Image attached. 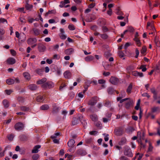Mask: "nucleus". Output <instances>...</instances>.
I'll return each instance as SVG.
<instances>
[{"label": "nucleus", "instance_id": "1", "mask_svg": "<svg viewBox=\"0 0 160 160\" xmlns=\"http://www.w3.org/2000/svg\"><path fill=\"white\" fill-rule=\"evenodd\" d=\"M83 118V117L81 115L79 116L73 118L72 121V126H75L77 125L79 123L81 119Z\"/></svg>", "mask_w": 160, "mask_h": 160}, {"label": "nucleus", "instance_id": "2", "mask_svg": "<svg viewBox=\"0 0 160 160\" xmlns=\"http://www.w3.org/2000/svg\"><path fill=\"white\" fill-rule=\"evenodd\" d=\"M127 100L125 102V107L126 109H128L133 107L134 102L133 100L130 98H128Z\"/></svg>", "mask_w": 160, "mask_h": 160}, {"label": "nucleus", "instance_id": "3", "mask_svg": "<svg viewBox=\"0 0 160 160\" xmlns=\"http://www.w3.org/2000/svg\"><path fill=\"white\" fill-rule=\"evenodd\" d=\"M24 125L21 122H18L14 125V128L16 130L18 131L22 130L24 128Z\"/></svg>", "mask_w": 160, "mask_h": 160}, {"label": "nucleus", "instance_id": "4", "mask_svg": "<svg viewBox=\"0 0 160 160\" xmlns=\"http://www.w3.org/2000/svg\"><path fill=\"white\" fill-rule=\"evenodd\" d=\"M98 101V98L97 97H94L89 101L88 104L93 106L95 105Z\"/></svg>", "mask_w": 160, "mask_h": 160}, {"label": "nucleus", "instance_id": "5", "mask_svg": "<svg viewBox=\"0 0 160 160\" xmlns=\"http://www.w3.org/2000/svg\"><path fill=\"white\" fill-rule=\"evenodd\" d=\"M123 152L124 154L125 155L129 157H132V154L131 152V149L129 148L128 147H125Z\"/></svg>", "mask_w": 160, "mask_h": 160}, {"label": "nucleus", "instance_id": "6", "mask_svg": "<svg viewBox=\"0 0 160 160\" xmlns=\"http://www.w3.org/2000/svg\"><path fill=\"white\" fill-rule=\"evenodd\" d=\"M54 86L53 83L51 82H45L42 85V87L43 88H50Z\"/></svg>", "mask_w": 160, "mask_h": 160}, {"label": "nucleus", "instance_id": "7", "mask_svg": "<svg viewBox=\"0 0 160 160\" xmlns=\"http://www.w3.org/2000/svg\"><path fill=\"white\" fill-rule=\"evenodd\" d=\"M109 81L112 84L116 85L118 83L119 80L118 78L116 77H111Z\"/></svg>", "mask_w": 160, "mask_h": 160}, {"label": "nucleus", "instance_id": "8", "mask_svg": "<svg viewBox=\"0 0 160 160\" xmlns=\"http://www.w3.org/2000/svg\"><path fill=\"white\" fill-rule=\"evenodd\" d=\"M115 134L117 136H121L123 134V130L121 128H116L114 129Z\"/></svg>", "mask_w": 160, "mask_h": 160}, {"label": "nucleus", "instance_id": "9", "mask_svg": "<svg viewBox=\"0 0 160 160\" xmlns=\"http://www.w3.org/2000/svg\"><path fill=\"white\" fill-rule=\"evenodd\" d=\"M52 112L53 113H58L59 110V108L58 107L56 104L53 103L52 104Z\"/></svg>", "mask_w": 160, "mask_h": 160}, {"label": "nucleus", "instance_id": "10", "mask_svg": "<svg viewBox=\"0 0 160 160\" xmlns=\"http://www.w3.org/2000/svg\"><path fill=\"white\" fill-rule=\"evenodd\" d=\"M37 39L35 38H30L28 39L27 42L28 44L32 45L36 42Z\"/></svg>", "mask_w": 160, "mask_h": 160}, {"label": "nucleus", "instance_id": "11", "mask_svg": "<svg viewBox=\"0 0 160 160\" xmlns=\"http://www.w3.org/2000/svg\"><path fill=\"white\" fill-rule=\"evenodd\" d=\"M76 153L77 154L80 156H84L86 154V152L84 150H83L80 149H78Z\"/></svg>", "mask_w": 160, "mask_h": 160}, {"label": "nucleus", "instance_id": "12", "mask_svg": "<svg viewBox=\"0 0 160 160\" xmlns=\"http://www.w3.org/2000/svg\"><path fill=\"white\" fill-rule=\"evenodd\" d=\"M90 118L92 121L94 122L98 121V115L96 114H92L90 116Z\"/></svg>", "mask_w": 160, "mask_h": 160}, {"label": "nucleus", "instance_id": "13", "mask_svg": "<svg viewBox=\"0 0 160 160\" xmlns=\"http://www.w3.org/2000/svg\"><path fill=\"white\" fill-rule=\"evenodd\" d=\"M28 88L31 91L36 90L37 88L38 87L35 84H31L28 86Z\"/></svg>", "mask_w": 160, "mask_h": 160}, {"label": "nucleus", "instance_id": "14", "mask_svg": "<svg viewBox=\"0 0 160 160\" xmlns=\"http://www.w3.org/2000/svg\"><path fill=\"white\" fill-rule=\"evenodd\" d=\"M41 147L40 145H37L35 146L32 150V152L35 153H38L39 151L38 149L41 148Z\"/></svg>", "mask_w": 160, "mask_h": 160}, {"label": "nucleus", "instance_id": "15", "mask_svg": "<svg viewBox=\"0 0 160 160\" xmlns=\"http://www.w3.org/2000/svg\"><path fill=\"white\" fill-rule=\"evenodd\" d=\"M7 61L9 64L12 65L15 63L16 60L13 58H9L7 60Z\"/></svg>", "mask_w": 160, "mask_h": 160}, {"label": "nucleus", "instance_id": "16", "mask_svg": "<svg viewBox=\"0 0 160 160\" xmlns=\"http://www.w3.org/2000/svg\"><path fill=\"white\" fill-rule=\"evenodd\" d=\"M38 50L40 52H43L45 50L46 47L42 44L40 43L38 44Z\"/></svg>", "mask_w": 160, "mask_h": 160}, {"label": "nucleus", "instance_id": "17", "mask_svg": "<svg viewBox=\"0 0 160 160\" xmlns=\"http://www.w3.org/2000/svg\"><path fill=\"white\" fill-rule=\"evenodd\" d=\"M64 77L66 78H70L71 77V74L69 71H65L63 74Z\"/></svg>", "mask_w": 160, "mask_h": 160}, {"label": "nucleus", "instance_id": "18", "mask_svg": "<svg viewBox=\"0 0 160 160\" xmlns=\"http://www.w3.org/2000/svg\"><path fill=\"white\" fill-rule=\"evenodd\" d=\"M89 16L90 18H89V17L85 19L86 21L90 22L95 19V17L94 15H90Z\"/></svg>", "mask_w": 160, "mask_h": 160}, {"label": "nucleus", "instance_id": "19", "mask_svg": "<svg viewBox=\"0 0 160 160\" xmlns=\"http://www.w3.org/2000/svg\"><path fill=\"white\" fill-rule=\"evenodd\" d=\"M57 12L55 9H53L51 10H49L45 14V16L47 17L49 14H55Z\"/></svg>", "mask_w": 160, "mask_h": 160}, {"label": "nucleus", "instance_id": "20", "mask_svg": "<svg viewBox=\"0 0 160 160\" xmlns=\"http://www.w3.org/2000/svg\"><path fill=\"white\" fill-rule=\"evenodd\" d=\"M73 52V49L72 48L67 49L64 51V52L67 55H70Z\"/></svg>", "mask_w": 160, "mask_h": 160}, {"label": "nucleus", "instance_id": "21", "mask_svg": "<svg viewBox=\"0 0 160 160\" xmlns=\"http://www.w3.org/2000/svg\"><path fill=\"white\" fill-rule=\"evenodd\" d=\"M75 143L74 141L72 139H70L68 142V145L69 147H72L74 146Z\"/></svg>", "mask_w": 160, "mask_h": 160}, {"label": "nucleus", "instance_id": "22", "mask_svg": "<svg viewBox=\"0 0 160 160\" xmlns=\"http://www.w3.org/2000/svg\"><path fill=\"white\" fill-rule=\"evenodd\" d=\"M152 111L153 112L158 113L160 112V108L159 107H154L152 108Z\"/></svg>", "mask_w": 160, "mask_h": 160}, {"label": "nucleus", "instance_id": "23", "mask_svg": "<svg viewBox=\"0 0 160 160\" xmlns=\"http://www.w3.org/2000/svg\"><path fill=\"white\" fill-rule=\"evenodd\" d=\"M49 107L47 104H44L41 106L40 107V109L41 110H45L49 109Z\"/></svg>", "mask_w": 160, "mask_h": 160}, {"label": "nucleus", "instance_id": "24", "mask_svg": "<svg viewBox=\"0 0 160 160\" xmlns=\"http://www.w3.org/2000/svg\"><path fill=\"white\" fill-rule=\"evenodd\" d=\"M47 81V79L45 78H43L41 80L37 81V83L38 84H44Z\"/></svg>", "mask_w": 160, "mask_h": 160}, {"label": "nucleus", "instance_id": "25", "mask_svg": "<svg viewBox=\"0 0 160 160\" xmlns=\"http://www.w3.org/2000/svg\"><path fill=\"white\" fill-rule=\"evenodd\" d=\"M23 75L26 79L29 80L31 78V76L30 74L28 72H25L23 73Z\"/></svg>", "mask_w": 160, "mask_h": 160}, {"label": "nucleus", "instance_id": "26", "mask_svg": "<svg viewBox=\"0 0 160 160\" xmlns=\"http://www.w3.org/2000/svg\"><path fill=\"white\" fill-rule=\"evenodd\" d=\"M6 83L8 85H11L14 83V80L12 79H8L6 80Z\"/></svg>", "mask_w": 160, "mask_h": 160}, {"label": "nucleus", "instance_id": "27", "mask_svg": "<svg viewBox=\"0 0 160 160\" xmlns=\"http://www.w3.org/2000/svg\"><path fill=\"white\" fill-rule=\"evenodd\" d=\"M126 142V139L124 138H122L121 141L119 142V144L122 145L125 144Z\"/></svg>", "mask_w": 160, "mask_h": 160}, {"label": "nucleus", "instance_id": "28", "mask_svg": "<svg viewBox=\"0 0 160 160\" xmlns=\"http://www.w3.org/2000/svg\"><path fill=\"white\" fill-rule=\"evenodd\" d=\"M5 108H8L9 106L8 102L6 100H4L2 102Z\"/></svg>", "mask_w": 160, "mask_h": 160}, {"label": "nucleus", "instance_id": "29", "mask_svg": "<svg viewBox=\"0 0 160 160\" xmlns=\"http://www.w3.org/2000/svg\"><path fill=\"white\" fill-rule=\"evenodd\" d=\"M44 99V98L43 96H40L37 97L36 98V100L38 102H43Z\"/></svg>", "mask_w": 160, "mask_h": 160}, {"label": "nucleus", "instance_id": "30", "mask_svg": "<svg viewBox=\"0 0 160 160\" xmlns=\"http://www.w3.org/2000/svg\"><path fill=\"white\" fill-rule=\"evenodd\" d=\"M100 36L101 38L104 40L107 39L108 37V35L106 33L101 34Z\"/></svg>", "mask_w": 160, "mask_h": 160}, {"label": "nucleus", "instance_id": "31", "mask_svg": "<svg viewBox=\"0 0 160 160\" xmlns=\"http://www.w3.org/2000/svg\"><path fill=\"white\" fill-rule=\"evenodd\" d=\"M94 57L92 56H88L85 58L86 61L87 62L93 60Z\"/></svg>", "mask_w": 160, "mask_h": 160}, {"label": "nucleus", "instance_id": "32", "mask_svg": "<svg viewBox=\"0 0 160 160\" xmlns=\"http://www.w3.org/2000/svg\"><path fill=\"white\" fill-rule=\"evenodd\" d=\"M25 7L27 10L31 11L33 8V6L32 5L28 4V5H25Z\"/></svg>", "mask_w": 160, "mask_h": 160}, {"label": "nucleus", "instance_id": "33", "mask_svg": "<svg viewBox=\"0 0 160 160\" xmlns=\"http://www.w3.org/2000/svg\"><path fill=\"white\" fill-rule=\"evenodd\" d=\"M33 31L34 32V34L36 36H38L40 34V30L37 28L33 29Z\"/></svg>", "mask_w": 160, "mask_h": 160}, {"label": "nucleus", "instance_id": "34", "mask_svg": "<svg viewBox=\"0 0 160 160\" xmlns=\"http://www.w3.org/2000/svg\"><path fill=\"white\" fill-rule=\"evenodd\" d=\"M133 69L134 67L132 66H129L127 68V70L128 71V72L129 74H130L131 72Z\"/></svg>", "mask_w": 160, "mask_h": 160}, {"label": "nucleus", "instance_id": "35", "mask_svg": "<svg viewBox=\"0 0 160 160\" xmlns=\"http://www.w3.org/2000/svg\"><path fill=\"white\" fill-rule=\"evenodd\" d=\"M132 89V84L131 83L129 84V86H128V88L127 90V92L129 94L131 93V90Z\"/></svg>", "mask_w": 160, "mask_h": 160}, {"label": "nucleus", "instance_id": "36", "mask_svg": "<svg viewBox=\"0 0 160 160\" xmlns=\"http://www.w3.org/2000/svg\"><path fill=\"white\" fill-rule=\"evenodd\" d=\"M39 158V155L38 154H34L32 157L33 160H38Z\"/></svg>", "mask_w": 160, "mask_h": 160}, {"label": "nucleus", "instance_id": "37", "mask_svg": "<svg viewBox=\"0 0 160 160\" xmlns=\"http://www.w3.org/2000/svg\"><path fill=\"white\" fill-rule=\"evenodd\" d=\"M80 121H81L84 127H85L86 126L87 123L86 122L85 120L83 118L81 119Z\"/></svg>", "mask_w": 160, "mask_h": 160}, {"label": "nucleus", "instance_id": "38", "mask_svg": "<svg viewBox=\"0 0 160 160\" xmlns=\"http://www.w3.org/2000/svg\"><path fill=\"white\" fill-rule=\"evenodd\" d=\"M147 51V48L145 46H143L141 50V53L142 54H145Z\"/></svg>", "mask_w": 160, "mask_h": 160}, {"label": "nucleus", "instance_id": "39", "mask_svg": "<svg viewBox=\"0 0 160 160\" xmlns=\"http://www.w3.org/2000/svg\"><path fill=\"white\" fill-rule=\"evenodd\" d=\"M20 108L22 111H27L29 110V108L26 106H21Z\"/></svg>", "mask_w": 160, "mask_h": 160}, {"label": "nucleus", "instance_id": "40", "mask_svg": "<svg viewBox=\"0 0 160 160\" xmlns=\"http://www.w3.org/2000/svg\"><path fill=\"white\" fill-rule=\"evenodd\" d=\"M108 92L109 94H112L114 92V89L111 87H109L108 89Z\"/></svg>", "mask_w": 160, "mask_h": 160}, {"label": "nucleus", "instance_id": "41", "mask_svg": "<svg viewBox=\"0 0 160 160\" xmlns=\"http://www.w3.org/2000/svg\"><path fill=\"white\" fill-rule=\"evenodd\" d=\"M14 136L13 134H11L7 136V138L10 141H12L14 138Z\"/></svg>", "mask_w": 160, "mask_h": 160}, {"label": "nucleus", "instance_id": "42", "mask_svg": "<svg viewBox=\"0 0 160 160\" xmlns=\"http://www.w3.org/2000/svg\"><path fill=\"white\" fill-rule=\"evenodd\" d=\"M60 134V132L56 133L53 135L52 136L51 138L52 139H55L57 138V136H59Z\"/></svg>", "mask_w": 160, "mask_h": 160}, {"label": "nucleus", "instance_id": "43", "mask_svg": "<svg viewBox=\"0 0 160 160\" xmlns=\"http://www.w3.org/2000/svg\"><path fill=\"white\" fill-rule=\"evenodd\" d=\"M68 28L70 30H74L75 29V28L74 25L72 24L69 25Z\"/></svg>", "mask_w": 160, "mask_h": 160}, {"label": "nucleus", "instance_id": "44", "mask_svg": "<svg viewBox=\"0 0 160 160\" xmlns=\"http://www.w3.org/2000/svg\"><path fill=\"white\" fill-rule=\"evenodd\" d=\"M95 124L98 127L101 128L102 127V125L101 123L100 122L98 121L95 122Z\"/></svg>", "mask_w": 160, "mask_h": 160}, {"label": "nucleus", "instance_id": "45", "mask_svg": "<svg viewBox=\"0 0 160 160\" xmlns=\"http://www.w3.org/2000/svg\"><path fill=\"white\" fill-rule=\"evenodd\" d=\"M111 54L108 51L104 53V56L106 58H108L109 56H111Z\"/></svg>", "mask_w": 160, "mask_h": 160}, {"label": "nucleus", "instance_id": "46", "mask_svg": "<svg viewBox=\"0 0 160 160\" xmlns=\"http://www.w3.org/2000/svg\"><path fill=\"white\" fill-rule=\"evenodd\" d=\"M133 40L136 42L138 46H140V41L138 38H134L133 39Z\"/></svg>", "mask_w": 160, "mask_h": 160}, {"label": "nucleus", "instance_id": "47", "mask_svg": "<svg viewBox=\"0 0 160 160\" xmlns=\"http://www.w3.org/2000/svg\"><path fill=\"white\" fill-rule=\"evenodd\" d=\"M155 42L157 46L158 47H159L160 46V42L158 41V39L156 38L155 39Z\"/></svg>", "mask_w": 160, "mask_h": 160}, {"label": "nucleus", "instance_id": "48", "mask_svg": "<svg viewBox=\"0 0 160 160\" xmlns=\"http://www.w3.org/2000/svg\"><path fill=\"white\" fill-rule=\"evenodd\" d=\"M42 70L41 69H38L36 70V72L40 75H41L42 74Z\"/></svg>", "mask_w": 160, "mask_h": 160}, {"label": "nucleus", "instance_id": "49", "mask_svg": "<svg viewBox=\"0 0 160 160\" xmlns=\"http://www.w3.org/2000/svg\"><path fill=\"white\" fill-rule=\"evenodd\" d=\"M127 29L128 32H133L134 31V29L131 26H129L127 28Z\"/></svg>", "mask_w": 160, "mask_h": 160}, {"label": "nucleus", "instance_id": "50", "mask_svg": "<svg viewBox=\"0 0 160 160\" xmlns=\"http://www.w3.org/2000/svg\"><path fill=\"white\" fill-rule=\"evenodd\" d=\"M104 105L107 107H110L111 105V102L109 101H107L105 103Z\"/></svg>", "mask_w": 160, "mask_h": 160}, {"label": "nucleus", "instance_id": "51", "mask_svg": "<svg viewBox=\"0 0 160 160\" xmlns=\"http://www.w3.org/2000/svg\"><path fill=\"white\" fill-rule=\"evenodd\" d=\"M98 82L99 84H103L105 83L106 81L103 79H101L98 80Z\"/></svg>", "mask_w": 160, "mask_h": 160}, {"label": "nucleus", "instance_id": "52", "mask_svg": "<svg viewBox=\"0 0 160 160\" xmlns=\"http://www.w3.org/2000/svg\"><path fill=\"white\" fill-rule=\"evenodd\" d=\"M59 36L60 38L62 39H65L66 38V36L65 35L62 33H60L59 34Z\"/></svg>", "mask_w": 160, "mask_h": 160}, {"label": "nucleus", "instance_id": "53", "mask_svg": "<svg viewBox=\"0 0 160 160\" xmlns=\"http://www.w3.org/2000/svg\"><path fill=\"white\" fill-rule=\"evenodd\" d=\"M88 83L89 84H90L91 83H93L94 85H96L98 84V83L97 81H92L89 82Z\"/></svg>", "mask_w": 160, "mask_h": 160}, {"label": "nucleus", "instance_id": "54", "mask_svg": "<svg viewBox=\"0 0 160 160\" xmlns=\"http://www.w3.org/2000/svg\"><path fill=\"white\" fill-rule=\"evenodd\" d=\"M5 92L7 94L9 95L12 92V91L11 90H6Z\"/></svg>", "mask_w": 160, "mask_h": 160}, {"label": "nucleus", "instance_id": "55", "mask_svg": "<svg viewBox=\"0 0 160 160\" xmlns=\"http://www.w3.org/2000/svg\"><path fill=\"white\" fill-rule=\"evenodd\" d=\"M103 135L105 136L106 137L104 138V140L105 141H108L109 138L108 137V134L104 133L103 134Z\"/></svg>", "mask_w": 160, "mask_h": 160}, {"label": "nucleus", "instance_id": "56", "mask_svg": "<svg viewBox=\"0 0 160 160\" xmlns=\"http://www.w3.org/2000/svg\"><path fill=\"white\" fill-rule=\"evenodd\" d=\"M102 30L104 32H108V29L106 26H103L102 27Z\"/></svg>", "mask_w": 160, "mask_h": 160}, {"label": "nucleus", "instance_id": "57", "mask_svg": "<svg viewBox=\"0 0 160 160\" xmlns=\"http://www.w3.org/2000/svg\"><path fill=\"white\" fill-rule=\"evenodd\" d=\"M153 148V147L152 146L151 143L149 142L148 151L150 152L152 151V150Z\"/></svg>", "mask_w": 160, "mask_h": 160}, {"label": "nucleus", "instance_id": "58", "mask_svg": "<svg viewBox=\"0 0 160 160\" xmlns=\"http://www.w3.org/2000/svg\"><path fill=\"white\" fill-rule=\"evenodd\" d=\"M118 55L119 57L121 58H123L124 57V53L122 51H119L118 52Z\"/></svg>", "mask_w": 160, "mask_h": 160}, {"label": "nucleus", "instance_id": "59", "mask_svg": "<svg viewBox=\"0 0 160 160\" xmlns=\"http://www.w3.org/2000/svg\"><path fill=\"white\" fill-rule=\"evenodd\" d=\"M135 53L136 55H135V57L137 58L138 57L139 53V51L137 48L135 50Z\"/></svg>", "mask_w": 160, "mask_h": 160}, {"label": "nucleus", "instance_id": "60", "mask_svg": "<svg viewBox=\"0 0 160 160\" xmlns=\"http://www.w3.org/2000/svg\"><path fill=\"white\" fill-rule=\"evenodd\" d=\"M140 69H142V72H145L147 70V68L145 67H143V65H141V67H140Z\"/></svg>", "mask_w": 160, "mask_h": 160}, {"label": "nucleus", "instance_id": "61", "mask_svg": "<svg viewBox=\"0 0 160 160\" xmlns=\"http://www.w3.org/2000/svg\"><path fill=\"white\" fill-rule=\"evenodd\" d=\"M10 52H11V54L13 56H14L15 55H16V52H15V51L13 50V49H11L10 50Z\"/></svg>", "mask_w": 160, "mask_h": 160}, {"label": "nucleus", "instance_id": "62", "mask_svg": "<svg viewBox=\"0 0 160 160\" xmlns=\"http://www.w3.org/2000/svg\"><path fill=\"white\" fill-rule=\"evenodd\" d=\"M132 74L134 76H138V72L136 71H133L132 72Z\"/></svg>", "mask_w": 160, "mask_h": 160}, {"label": "nucleus", "instance_id": "63", "mask_svg": "<svg viewBox=\"0 0 160 160\" xmlns=\"http://www.w3.org/2000/svg\"><path fill=\"white\" fill-rule=\"evenodd\" d=\"M112 11L111 9H109L107 11V13L109 15L111 16L112 14Z\"/></svg>", "mask_w": 160, "mask_h": 160}, {"label": "nucleus", "instance_id": "64", "mask_svg": "<svg viewBox=\"0 0 160 160\" xmlns=\"http://www.w3.org/2000/svg\"><path fill=\"white\" fill-rule=\"evenodd\" d=\"M65 4H66L64 3L63 1H61V2H60V4L59 5V6L60 8H62V7H63L64 6Z\"/></svg>", "mask_w": 160, "mask_h": 160}]
</instances>
